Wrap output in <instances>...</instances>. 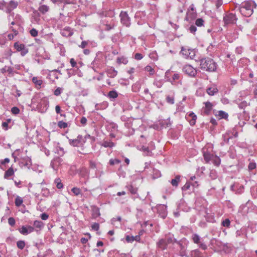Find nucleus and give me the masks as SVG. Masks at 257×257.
Listing matches in <instances>:
<instances>
[{
  "mask_svg": "<svg viewBox=\"0 0 257 257\" xmlns=\"http://www.w3.org/2000/svg\"><path fill=\"white\" fill-rule=\"evenodd\" d=\"M54 183L58 189H61L64 187L63 184L61 182V180L59 178H57L55 179Z\"/></svg>",
  "mask_w": 257,
  "mask_h": 257,
  "instance_id": "473e14b6",
  "label": "nucleus"
},
{
  "mask_svg": "<svg viewBox=\"0 0 257 257\" xmlns=\"http://www.w3.org/2000/svg\"><path fill=\"white\" fill-rule=\"evenodd\" d=\"M69 143L70 145L73 147H83L85 141L81 135H78L76 139H69Z\"/></svg>",
  "mask_w": 257,
  "mask_h": 257,
  "instance_id": "6e6552de",
  "label": "nucleus"
},
{
  "mask_svg": "<svg viewBox=\"0 0 257 257\" xmlns=\"http://www.w3.org/2000/svg\"><path fill=\"white\" fill-rule=\"evenodd\" d=\"M133 117H130L127 121L124 123V125L129 130L133 128Z\"/></svg>",
  "mask_w": 257,
  "mask_h": 257,
  "instance_id": "ea45409f",
  "label": "nucleus"
},
{
  "mask_svg": "<svg viewBox=\"0 0 257 257\" xmlns=\"http://www.w3.org/2000/svg\"><path fill=\"white\" fill-rule=\"evenodd\" d=\"M108 103L106 101L103 102L102 103H97L95 105V108L97 110L103 109L107 107Z\"/></svg>",
  "mask_w": 257,
  "mask_h": 257,
  "instance_id": "7c9ffc66",
  "label": "nucleus"
},
{
  "mask_svg": "<svg viewBox=\"0 0 257 257\" xmlns=\"http://www.w3.org/2000/svg\"><path fill=\"white\" fill-rule=\"evenodd\" d=\"M183 71L190 76H194L196 74V70L190 65H185L183 67Z\"/></svg>",
  "mask_w": 257,
  "mask_h": 257,
  "instance_id": "f8f14e48",
  "label": "nucleus"
},
{
  "mask_svg": "<svg viewBox=\"0 0 257 257\" xmlns=\"http://www.w3.org/2000/svg\"><path fill=\"white\" fill-rule=\"evenodd\" d=\"M92 210V217L93 218H96L100 215L99 208L95 206L92 205L91 206Z\"/></svg>",
  "mask_w": 257,
  "mask_h": 257,
  "instance_id": "a211bd4d",
  "label": "nucleus"
},
{
  "mask_svg": "<svg viewBox=\"0 0 257 257\" xmlns=\"http://www.w3.org/2000/svg\"><path fill=\"white\" fill-rule=\"evenodd\" d=\"M221 225L224 227H229L230 221L228 218H226L221 222Z\"/></svg>",
  "mask_w": 257,
  "mask_h": 257,
  "instance_id": "de8ad7c7",
  "label": "nucleus"
},
{
  "mask_svg": "<svg viewBox=\"0 0 257 257\" xmlns=\"http://www.w3.org/2000/svg\"><path fill=\"white\" fill-rule=\"evenodd\" d=\"M35 230V228L30 225H23L21 228L18 229L19 232L24 235H27L33 232Z\"/></svg>",
  "mask_w": 257,
  "mask_h": 257,
  "instance_id": "9b49d317",
  "label": "nucleus"
},
{
  "mask_svg": "<svg viewBox=\"0 0 257 257\" xmlns=\"http://www.w3.org/2000/svg\"><path fill=\"white\" fill-rule=\"evenodd\" d=\"M256 168V164L255 162L252 160L250 161L248 165V169L249 171H251L255 169Z\"/></svg>",
  "mask_w": 257,
  "mask_h": 257,
  "instance_id": "58836bf2",
  "label": "nucleus"
},
{
  "mask_svg": "<svg viewBox=\"0 0 257 257\" xmlns=\"http://www.w3.org/2000/svg\"><path fill=\"white\" fill-rule=\"evenodd\" d=\"M141 239L140 236L139 235H136L135 236L133 235H126L125 236V240L128 243H132L134 241H139Z\"/></svg>",
  "mask_w": 257,
  "mask_h": 257,
  "instance_id": "aec40b11",
  "label": "nucleus"
},
{
  "mask_svg": "<svg viewBox=\"0 0 257 257\" xmlns=\"http://www.w3.org/2000/svg\"><path fill=\"white\" fill-rule=\"evenodd\" d=\"M188 115L192 117V119L190 122V124L194 125L196 122V120L197 119L196 115L194 112H191L189 113Z\"/></svg>",
  "mask_w": 257,
  "mask_h": 257,
  "instance_id": "4c0bfd02",
  "label": "nucleus"
},
{
  "mask_svg": "<svg viewBox=\"0 0 257 257\" xmlns=\"http://www.w3.org/2000/svg\"><path fill=\"white\" fill-rule=\"evenodd\" d=\"M211 161H212V163L217 167H218L221 163L220 158L216 155H214Z\"/></svg>",
  "mask_w": 257,
  "mask_h": 257,
  "instance_id": "c756f323",
  "label": "nucleus"
},
{
  "mask_svg": "<svg viewBox=\"0 0 257 257\" xmlns=\"http://www.w3.org/2000/svg\"><path fill=\"white\" fill-rule=\"evenodd\" d=\"M117 125L115 123H110L107 125V130L111 132L117 130Z\"/></svg>",
  "mask_w": 257,
  "mask_h": 257,
  "instance_id": "f704fd0d",
  "label": "nucleus"
},
{
  "mask_svg": "<svg viewBox=\"0 0 257 257\" xmlns=\"http://www.w3.org/2000/svg\"><path fill=\"white\" fill-rule=\"evenodd\" d=\"M18 6V3L17 2L11 1L8 4H6L4 8H6L7 13H10L13 10L15 9Z\"/></svg>",
  "mask_w": 257,
  "mask_h": 257,
  "instance_id": "ddd939ff",
  "label": "nucleus"
},
{
  "mask_svg": "<svg viewBox=\"0 0 257 257\" xmlns=\"http://www.w3.org/2000/svg\"><path fill=\"white\" fill-rule=\"evenodd\" d=\"M40 217L43 220H46L49 218V215L46 213H43L41 214Z\"/></svg>",
  "mask_w": 257,
  "mask_h": 257,
  "instance_id": "0e129e2a",
  "label": "nucleus"
},
{
  "mask_svg": "<svg viewBox=\"0 0 257 257\" xmlns=\"http://www.w3.org/2000/svg\"><path fill=\"white\" fill-rule=\"evenodd\" d=\"M30 33L32 37H35L38 36V32L36 29L33 28L30 30Z\"/></svg>",
  "mask_w": 257,
  "mask_h": 257,
  "instance_id": "4d7b16f0",
  "label": "nucleus"
},
{
  "mask_svg": "<svg viewBox=\"0 0 257 257\" xmlns=\"http://www.w3.org/2000/svg\"><path fill=\"white\" fill-rule=\"evenodd\" d=\"M11 121V119H8L6 121L2 122V126L4 130L7 131L9 129L8 124Z\"/></svg>",
  "mask_w": 257,
  "mask_h": 257,
  "instance_id": "49530a36",
  "label": "nucleus"
},
{
  "mask_svg": "<svg viewBox=\"0 0 257 257\" xmlns=\"http://www.w3.org/2000/svg\"><path fill=\"white\" fill-rule=\"evenodd\" d=\"M159 124L162 127H167L171 126L172 122L170 120V118L167 119H161L159 121Z\"/></svg>",
  "mask_w": 257,
  "mask_h": 257,
  "instance_id": "6ab92c4d",
  "label": "nucleus"
},
{
  "mask_svg": "<svg viewBox=\"0 0 257 257\" xmlns=\"http://www.w3.org/2000/svg\"><path fill=\"white\" fill-rule=\"evenodd\" d=\"M41 194L44 197H48L50 195V192L47 188H43L41 191Z\"/></svg>",
  "mask_w": 257,
  "mask_h": 257,
  "instance_id": "a19ab883",
  "label": "nucleus"
},
{
  "mask_svg": "<svg viewBox=\"0 0 257 257\" xmlns=\"http://www.w3.org/2000/svg\"><path fill=\"white\" fill-rule=\"evenodd\" d=\"M19 164L24 166L30 167L32 165L31 159L28 156L22 157Z\"/></svg>",
  "mask_w": 257,
  "mask_h": 257,
  "instance_id": "dca6fc26",
  "label": "nucleus"
},
{
  "mask_svg": "<svg viewBox=\"0 0 257 257\" xmlns=\"http://www.w3.org/2000/svg\"><path fill=\"white\" fill-rule=\"evenodd\" d=\"M8 223L11 226H13L16 223L15 219L13 217H10L8 219Z\"/></svg>",
  "mask_w": 257,
  "mask_h": 257,
  "instance_id": "680f3d73",
  "label": "nucleus"
},
{
  "mask_svg": "<svg viewBox=\"0 0 257 257\" xmlns=\"http://www.w3.org/2000/svg\"><path fill=\"white\" fill-rule=\"evenodd\" d=\"M143 124V121L141 118H133V128L128 130V135H132L135 133V130L139 128Z\"/></svg>",
  "mask_w": 257,
  "mask_h": 257,
  "instance_id": "1a4fd4ad",
  "label": "nucleus"
},
{
  "mask_svg": "<svg viewBox=\"0 0 257 257\" xmlns=\"http://www.w3.org/2000/svg\"><path fill=\"white\" fill-rule=\"evenodd\" d=\"M256 7V4L252 0L245 1L240 5L239 10L241 14L246 17L251 16L253 13V9Z\"/></svg>",
  "mask_w": 257,
  "mask_h": 257,
  "instance_id": "f03ea898",
  "label": "nucleus"
},
{
  "mask_svg": "<svg viewBox=\"0 0 257 257\" xmlns=\"http://www.w3.org/2000/svg\"><path fill=\"white\" fill-rule=\"evenodd\" d=\"M216 63L211 58H207L200 60V67L203 70L214 71L216 69Z\"/></svg>",
  "mask_w": 257,
  "mask_h": 257,
  "instance_id": "7ed1b4c3",
  "label": "nucleus"
},
{
  "mask_svg": "<svg viewBox=\"0 0 257 257\" xmlns=\"http://www.w3.org/2000/svg\"><path fill=\"white\" fill-rule=\"evenodd\" d=\"M20 150H16L13 154H12V157L14 159V161L15 162L21 161V158L22 156L19 153Z\"/></svg>",
  "mask_w": 257,
  "mask_h": 257,
  "instance_id": "393cba45",
  "label": "nucleus"
},
{
  "mask_svg": "<svg viewBox=\"0 0 257 257\" xmlns=\"http://www.w3.org/2000/svg\"><path fill=\"white\" fill-rule=\"evenodd\" d=\"M33 225L36 228L35 230L37 231V228L39 230H41L44 227V223L42 221L35 220L34 221Z\"/></svg>",
  "mask_w": 257,
  "mask_h": 257,
  "instance_id": "4be33fe9",
  "label": "nucleus"
},
{
  "mask_svg": "<svg viewBox=\"0 0 257 257\" xmlns=\"http://www.w3.org/2000/svg\"><path fill=\"white\" fill-rule=\"evenodd\" d=\"M120 162L118 159H110L109 160V164L110 165H114L115 164H118Z\"/></svg>",
  "mask_w": 257,
  "mask_h": 257,
  "instance_id": "052dcab7",
  "label": "nucleus"
},
{
  "mask_svg": "<svg viewBox=\"0 0 257 257\" xmlns=\"http://www.w3.org/2000/svg\"><path fill=\"white\" fill-rule=\"evenodd\" d=\"M26 243L24 240H19L17 242V246L20 249H23Z\"/></svg>",
  "mask_w": 257,
  "mask_h": 257,
  "instance_id": "37998d69",
  "label": "nucleus"
},
{
  "mask_svg": "<svg viewBox=\"0 0 257 257\" xmlns=\"http://www.w3.org/2000/svg\"><path fill=\"white\" fill-rule=\"evenodd\" d=\"M209 177L211 179L214 180L217 177V172L215 170H211L209 173Z\"/></svg>",
  "mask_w": 257,
  "mask_h": 257,
  "instance_id": "c03bdc74",
  "label": "nucleus"
},
{
  "mask_svg": "<svg viewBox=\"0 0 257 257\" xmlns=\"http://www.w3.org/2000/svg\"><path fill=\"white\" fill-rule=\"evenodd\" d=\"M100 145L105 148H112L115 146V143L110 141L108 142L107 141H104L100 144Z\"/></svg>",
  "mask_w": 257,
  "mask_h": 257,
  "instance_id": "bb28decb",
  "label": "nucleus"
},
{
  "mask_svg": "<svg viewBox=\"0 0 257 257\" xmlns=\"http://www.w3.org/2000/svg\"><path fill=\"white\" fill-rule=\"evenodd\" d=\"M236 16L232 13L226 14L223 17L224 26L234 24L236 23Z\"/></svg>",
  "mask_w": 257,
  "mask_h": 257,
  "instance_id": "0eeeda50",
  "label": "nucleus"
},
{
  "mask_svg": "<svg viewBox=\"0 0 257 257\" xmlns=\"http://www.w3.org/2000/svg\"><path fill=\"white\" fill-rule=\"evenodd\" d=\"M234 102L235 103L238 105V107L240 109H244L249 104V102L243 100L242 98H238L235 100Z\"/></svg>",
  "mask_w": 257,
  "mask_h": 257,
  "instance_id": "2eb2a0df",
  "label": "nucleus"
},
{
  "mask_svg": "<svg viewBox=\"0 0 257 257\" xmlns=\"http://www.w3.org/2000/svg\"><path fill=\"white\" fill-rule=\"evenodd\" d=\"M119 17L122 25L126 27H129L131 25L130 18L126 12L121 11L119 14Z\"/></svg>",
  "mask_w": 257,
  "mask_h": 257,
  "instance_id": "9d476101",
  "label": "nucleus"
},
{
  "mask_svg": "<svg viewBox=\"0 0 257 257\" xmlns=\"http://www.w3.org/2000/svg\"><path fill=\"white\" fill-rule=\"evenodd\" d=\"M58 126L60 128H65L68 126V124L62 120L58 121Z\"/></svg>",
  "mask_w": 257,
  "mask_h": 257,
  "instance_id": "3c124183",
  "label": "nucleus"
},
{
  "mask_svg": "<svg viewBox=\"0 0 257 257\" xmlns=\"http://www.w3.org/2000/svg\"><path fill=\"white\" fill-rule=\"evenodd\" d=\"M128 62V60L124 56L119 57L117 58V63L119 64H126Z\"/></svg>",
  "mask_w": 257,
  "mask_h": 257,
  "instance_id": "72a5a7b5",
  "label": "nucleus"
},
{
  "mask_svg": "<svg viewBox=\"0 0 257 257\" xmlns=\"http://www.w3.org/2000/svg\"><path fill=\"white\" fill-rule=\"evenodd\" d=\"M126 188H127L128 190L130 191V192L133 195H135L137 194L138 191V189L136 187H134L132 185H128L126 186Z\"/></svg>",
  "mask_w": 257,
  "mask_h": 257,
  "instance_id": "c9c22d12",
  "label": "nucleus"
},
{
  "mask_svg": "<svg viewBox=\"0 0 257 257\" xmlns=\"http://www.w3.org/2000/svg\"><path fill=\"white\" fill-rule=\"evenodd\" d=\"M38 10L41 13L44 14L49 11V8L48 6L44 5L40 6Z\"/></svg>",
  "mask_w": 257,
  "mask_h": 257,
  "instance_id": "e433bc0d",
  "label": "nucleus"
},
{
  "mask_svg": "<svg viewBox=\"0 0 257 257\" xmlns=\"http://www.w3.org/2000/svg\"><path fill=\"white\" fill-rule=\"evenodd\" d=\"M180 54L186 59H193L195 56V51L187 47H182Z\"/></svg>",
  "mask_w": 257,
  "mask_h": 257,
  "instance_id": "39448f33",
  "label": "nucleus"
},
{
  "mask_svg": "<svg viewBox=\"0 0 257 257\" xmlns=\"http://www.w3.org/2000/svg\"><path fill=\"white\" fill-rule=\"evenodd\" d=\"M14 47L18 51H21L25 47V46L23 44H19L16 42L14 44Z\"/></svg>",
  "mask_w": 257,
  "mask_h": 257,
  "instance_id": "79ce46f5",
  "label": "nucleus"
},
{
  "mask_svg": "<svg viewBox=\"0 0 257 257\" xmlns=\"http://www.w3.org/2000/svg\"><path fill=\"white\" fill-rule=\"evenodd\" d=\"M23 199L19 196L17 197L15 199V205L18 207L20 206L23 203Z\"/></svg>",
  "mask_w": 257,
  "mask_h": 257,
  "instance_id": "8fccbe9b",
  "label": "nucleus"
},
{
  "mask_svg": "<svg viewBox=\"0 0 257 257\" xmlns=\"http://www.w3.org/2000/svg\"><path fill=\"white\" fill-rule=\"evenodd\" d=\"M189 30L190 33L194 34V33H195L196 32V31L197 30V28H196L195 26L191 25L189 27Z\"/></svg>",
  "mask_w": 257,
  "mask_h": 257,
  "instance_id": "338daca9",
  "label": "nucleus"
},
{
  "mask_svg": "<svg viewBox=\"0 0 257 257\" xmlns=\"http://www.w3.org/2000/svg\"><path fill=\"white\" fill-rule=\"evenodd\" d=\"M99 64V59L98 58H95L94 61L92 62L91 65L93 66L92 68L94 70V67L95 66H98Z\"/></svg>",
  "mask_w": 257,
  "mask_h": 257,
  "instance_id": "6e6d98bb",
  "label": "nucleus"
},
{
  "mask_svg": "<svg viewBox=\"0 0 257 257\" xmlns=\"http://www.w3.org/2000/svg\"><path fill=\"white\" fill-rule=\"evenodd\" d=\"M203 157L206 163H209L212 159V158L214 156L213 154H212L208 152V151H203Z\"/></svg>",
  "mask_w": 257,
  "mask_h": 257,
  "instance_id": "412c9836",
  "label": "nucleus"
},
{
  "mask_svg": "<svg viewBox=\"0 0 257 257\" xmlns=\"http://www.w3.org/2000/svg\"><path fill=\"white\" fill-rule=\"evenodd\" d=\"M145 70L147 72H149L150 75H153L155 73L154 69L149 65H148L145 67Z\"/></svg>",
  "mask_w": 257,
  "mask_h": 257,
  "instance_id": "864d4df0",
  "label": "nucleus"
},
{
  "mask_svg": "<svg viewBox=\"0 0 257 257\" xmlns=\"http://www.w3.org/2000/svg\"><path fill=\"white\" fill-rule=\"evenodd\" d=\"M13 33L12 34H9L8 35V37L10 40H12L15 36H16L18 34V32L17 30L12 29Z\"/></svg>",
  "mask_w": 257,
  "mask_h": 257,
  "instance_id": "5fc2aeb1",
  "label": "nucleus"
},
{
  "mask_svg": "<svg viewBox=\"0 0 257 257\" xmlns=\"http://www.w3.org/2000/svg\"><path fill=\"white\" fill-rule=\"evenodd\" d=\"M192 241L197 244L198 247L202 250L207 249V245L204 243L202 238L197 233H193L191 236Z\"/></svg>",
  "mask_w": 257,
  "mask_h": 257,
  "instance_id": "423d86ee",
  "label": "nucleus"
},
{
  "mask_svg": "<svg viewBox=\"0 0 257 257\" xmlns=\"http://www.w3.org/2000/svg\"><path fill=\"white\" fill-rule=\"evenodd\" d=\"M61 34L64 37H70L73 34V30L70 27H65L61 31Z\"/></svg>",
  "mask_w": 257,
  "mask_h": 257,
  "instance_id": "f3484780",
  "label": "nucleus"
},
{
  "mask_svg": "<svg viewBox=\"0 0 257 257\" xmlns=\"http://www.w3.org/2000/svg\"><path fill=\"white\" fill-rule=\"evenodd\" d=\"M62 159L59 157L54 158L51 162V166L55 171L58 169L59 167L61 165Z\"/></svg>",
  "mask_w": 257,
  "mask_h": 257,
  "instance_id": "4468645a",
  "label": "nucleus"
},
{
  "mask_svg": "<svg viewBox=\"0 0 257 257\" xmlns=\"http://www.w3.org/2000/svg\"><path fill=\"white\" fill-rule=\"evenodd\" d=\"M190 183L187 182L182 187V189L183 191H187L188 190L190 187Z\"/></svg>",
  "mask_w": 257,
  "mask_h": 257,
  "instance_id": "bf43d9fd",
  "label": "nucleus"
},
{
  "mask_svg": "<svg viewBox=\"0 0 257 257\" xmlns=\"http://www.w3.org/2000/svg\"><path fill=\"white\" fill-rule=\"evenodd\" d=\"M176 239L174 237L173 234H168L165 236L164 238L159 239L157 242V247L161 250H165L168 249L173 248V245L175 244Z\"/></svg>",
  "mask_w": 257,
  "mask_h": 257,
  "instance_id": "f257e3e1",
  "label": "nucleus"
},
{
  "mask_svg": "<svg viewBox=\"0 0 257 257\" xmlns=\"http://www.w3.org/2000/svg\"><path fill=\"white\" fill-rule=\"evenodd\" d=\"M204 21L201 18H198L195 21V25L198 27H201L203 25Z\"/></svg>",
  "mask_w": 257,
  "mask_h": 257,
  "instance_id": "603ef678",
  "label": "nucleus"
},
{
  "mask_svg": "<svg viewBox=\"0 0 257 257\" xmlns=\"http://www.w3.org/2000/svg\"><path fill=\"white\" fill-rule=\"evenodd\" d=\"M204 103L205 105V107L207 110L209 111L212 109V105L210 102H206Z\"/></svg>",
  "mask_w": 257,
  "mask_h": 257,
  "instance_id": "69168bd1",
  "label": "nucleus"
},
{
  "mask_svg": "<svg viewBox=\"0 0 257 257\" xmlns=\"http://www.w3.org/2000/svg\"><path fill=\"white\" fill-rule=\"evenodd\" d=\"M175 244L177 245L179 247L180 255L182 257L187 256V248L189 241L186 238H183L179 241L176 239Z\"/></svg>",
  "mask_w": 257,
  "mask_h": 257,
  "instance_id": "20e7f679",
  "label": "nucleus"
},
{
  "mask_svg": "<svg viewBox=\"0 0 257 257\" xmlns=\"http://www.w3.org/2000/svg\"><path fill=\"white\" fill-rule=\"evenodd\" d=\"M117 74V71H116L114 68L112 67L108 69L107 70V74L109 77L113 78L116 76Z\"/></svg>",
  "mask_w": 257,
  "mask_h": 257,
  "instance_id": "b1692460",
  "label": "nucleus"
},
{
  "mask_svg": "<svg viewBox=\"0 0 257 257\" xmlns=\"http://www.w3.org/2000/svg\"><path fill=\"white\" fill-rule=\"evenodd\" d=\"M218 90L215 86L210 87L206 89V92L209 95L212 96L216 95Z\"/></svg>",
  "mask_w": 257,
  "mask_h": 257,
  "instance_id": "5701e85b",
  "label": "nucleus"
},
{
  "mask_svg": "<svg viewBox=\"0 0 257 257\" xmlns=\"http://www.w3.org/2000/svg\"><path fill=\"white\" fill-rule=\"evenodd\" d=\"M11 112L14 114H18L20 113V109L18 107L14 106L12 108Z\"/></svg>",
  "mask_w": 257,
  "mask_h": 257,
  "instance_id": "13d9d810",
  "label": "nucleus"
},
{
  "mask_svg": "<svg viewBox=\"0 0 257 257\" xmlns=\"http://www.w3.org/2000/svg\"><path fill=\"white\" fill-rule=\"evenodd\" d=\"M32 81L37 87H41L43 83L42 80L38 77H34L32 78Z\"/></svg>",
  "mask_w": 257,
  "mask_h": 257,
  "instance_id": "cd10ccee",
  "label": "nucleus"
},
{
  "mask_svg": "<svg viewBox=\"0 0 257 257\" xmlns=\"http://www.w3.org/2000/svg\"><path fill=\"white\" fill-rule=\"evenodd\" d=\"M71 191L75 195L78 196L80 194H81V190L80 188L77 187H73Z\"/></svg>",
  "mask_w": 257,
  "mask_h": 257,
  "instance_id": "09e8293b",
  "label": "nucleus"
},
{
  "mask_svg": "<svg viewBox=\"0 0 257 257\" xmlns=\"http://www.w3.org/2000/svg\"><path fill=\"white\" fill-rule=\"evenodd\" d=\"M14 170L12 167H10L8 170H7L5 173L4 177L5 178H8L13 176L14 174Z\"/></svg>",
  "mask_w": 257,
  "mask_h": 257,
  "instance_id": "2f4dec72",
  "label": "nucleus"
},
{
  "mask_svg": "<svg viewBox=\"0 0 257 257\" xmlns=\"http://www.w3.org/2000/svg\"><path fill=\"white\" fill-rule=\"evenodd\" d=\"M80 121V123H81V124L83 126H84V125H85L86 124L87 120V118L83 116V117H82L81 118Z\"/></svg>",
  "mask_w": 257,
  "mask_h": 257,
  "instance_id": "774afa93",
  "label": "nucleus"
},
{
  "mask_svg": "<svg viewBox=\"0 0 257 257\" xmlns=\"http://www.w3.org/2000/svg\"><path fill=\"white\" fill-rule=\"evenodd\" d=\"M180 181V176L176 175L174 179L171 181V183L173 187L177 188L178 186V183Z\"/></svg>",
  "mask_w": 257,
  "mask_h": 257,
  "instance_id": "a878e982",
  "label": "nucleus"
},
{
  "mask_svg": "<svg viewBox=\"0 0 257 257\" xmlns=\"http://www.w3.org/2000/svg\"><path fill=\"white\" fill-rule=\"evenodd\" d=\"M91 228L93 230H95V231H97L98 230L99 228V223H93L92 226H91Z\"/></svg>",
  "mask_w": 257,
  "mask_h": 257,
  "instance_id": "e2e57ef3",
  "label": "nucleus"
},
{
  "mask_svg": "<svg viewBox=\"0 0 257 257\" xmlns=\"http://www.w3.org/2000/svg\"><path fill=\"white\" fill-rule=\"evenodd\" d=\"M218 116L220 118L227 119L228 116V114L224 111L220 110L218 111Z\"/></svg>",
  "mask_w": 257,
  "mask_h": 257,
  "instance_id": "a18cd8bd",
  "label": "nucleus"
},
{
  "mask_svg": "<svg viewBox=\"0 0 257 257\" xmlns=\"http://www.w3.org/2000/svg\"><path fill=\"white\" fill-rule=\"evenodd\" d=\"M190 257H203L198 249L192 250L190 253Z\"/></svg>",
  "mask_w": 257,
  "mask_h": 257,
  "instance_id": "c85d7f7f",
  "label": "nucleus"
}]
</instances>
